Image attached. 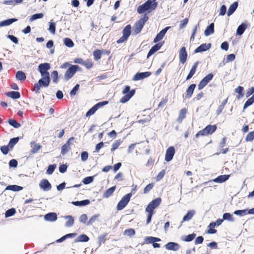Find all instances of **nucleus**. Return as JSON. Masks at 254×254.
I'll list each match as a JSON object with an SVG mask.
<instances>
[{
    "instance_id": "nucleus-23",
    "label": "nucleus",
    "mask_w": 254,
    "mask_h": 254,
    "mask_svg": "<svg viewBox=\"0 0 254 254\" xmlns=\"http://www.w3.org/2000/svg\"><path fill=\"white\" fill-rule=\"evenodd\" d=\"M165 248L166 249L168 250H171V251H177L178 250L179 248V245L177 243H174V242H169L168 243L165 245Z\"/></svg>"
},
{
    "instance_id": "nucleus-57",
    "label": "nucleus",
    "mask_w": 254,
    "mask_h": 254,
    "mask_svg": "<svg viewBox=\"0 0 254 254\" xmlns=\"http://www.w3.org/2000/svg\"><path fill=\"white\" fill-rule=\"evenodd\" d=\"M53 82L55 83L58 82V72L56 70H54L52 72Z\"/></svg>"
},
{
    "instance_id": "nucleus-30",
    "label": "nucleus",
    "mask_w": 254,
    "mask_h": 254,
    "mask_svg": "<svg viewBox=\"0 0 254 254\" xmlns=\"http://www.w3.org/2000/svg\"><path fill=\"white\" fill-rule=\"evenodd\" d=\"M238 6V3L237 1L233 2L229 7L228 11L227 12L228 16H230L237 9Z\"/></svg>"
},
{
    "instance_id": "nucleus-13",
    "label": "nucleus",
    "mask_w": 254,
    "mask_h": 254,
    "mask_svg": "<svg viewBox=\"0 0 254 254\" xmlns=\"http://www.w3.org/2000/svg\"><path fill=\"white\" fill-rule=\"evenodd\" d=\"M188 57V54L185 47H182L179 51V59L180 62L184 64L186 63Z\"/></svg>"
},
{
    "instance_id": "nucleus-5",
    "label": "nucleus",
    "mask_w": 254,
    "mask_h": 254,
    "mask_svg": "<svg viewBox=\"0 0 254 254\" xmlns=\"http://www.w3.org/2000/svg\"><path fill=\"white\" fill-rule=\"evenodd\" d=\"M130 86L127 85L123 89L122 93L125 95L120 99L121 103H125L127 102L134 95L135 90L132 89L130 91Z\"/></svg>"
},
{
    "instance_id": "nucleus-8",
    "label": "nucleus",
    "mask_w": 254,
    "mask_h": 254,
    "mask_svg": "<svg viewBox=\"0 0 254 254\" xmlns=\"http://www.w3.org/2000/svg\"><path fill=\"white\" fill-rule=\"evenodd\" d=\"M131 26L127 25L123 30V36L117 41L118 44H121L126 41L131 34Z\"/></svg>"
},
{
    "instance_id": "nucleus-27",
    "label": "nucleus",
    "mask_w": 254,
    "mask_h": 254,
    "mask_svg": "<svg viewBox=\"0 0 254 254\" xmlns=\"http://www.w3.org/2000/svg\"><path fill=\"white\" fill-rule=\"evenodd\" d=\"M214 32V24L213 23H211L208 26L206 29L204 31V35L206 36H208L212 34H213Z\"/></svg>"
},
{
    "instance_id": "nucleus-24",
    "label": "nucleus",
    "mask_w": 254,
    "mask_h": 254,
    "mask_svg": "<svg viewBox=\"0 0 254 254\" xmlns=\"http://www.w3.org/2000/svg\"><path fill=\"white\" fill-rule=\"evenodd\" d=\"M229 177H230L229 175H220V176H219L218 177H217L216 178H215L213 180V181L214 182L218 183H222L225 182L227 180H228Z\"/></svg>"
},
{
    "instance_id": "nucleus-35",
    "label": "nucleus",
    "mask_w": 254,
    "mask_h": 254,
    "mask_svg": "<svg viewBox=\"0 0 254 254\" xmlns=\"http://www.w3.org/2000/svg\"><path fill=\"white\" fill-rule=\"evenodd\" d=\"M6 95L12 99H18L20 97V93L17 91L8 92L6 93Z\"/></svg>"
},
{
    "instance_id": "nucleus-2",
    "label": "nucleus",
    "mask_w": 254,
    "mask_h": 254,
    "mask_svg": "<svg viewBox=\"0 0 254 254\" xmlns=\"http://www.w3.org/2000/svg\"><path fill=\"white\" fill-rule=\"evenodd\" d=\"M149 19L147 13L144 14L143 16L135 22L133 27V34H139L142 30L145 23Z\"/></svg>"
},
{
    "instance_id": "nucleus-28",
    "label": "nucleus",
    "mask_w": 254,
    "mask_h": 254,
    "mask_svg": "<svg viewBox=\"0 0 254 254\" xmlns=\"http://www.w3.org/2000/svg\"><path fill=\"white\" fill-rule=\"evenodd\" d=\"M45 219L47 221H55L57 219V215L56 213H49L45 215Z\"/></svg>"
},
{
    "instance_id": "nucleus-15",
    "label": "nucleus",
    "mask_w": 254,
    "mask_h": 254,
    "mask_svg": "<svg viewBox=\"0 0 254 254\" xmlns=\"http://www.w3.org/2000/svg\"><path fill=\"white\" fill-rule=\"evenodd\" d=\"M74 139V137H71L69 138L67 141L62 146L61 148V154L63 155H64L66 154L68 151H69L70 150V144H71V141L73 140Z\"/></svg>"
},
{
    "instance_id": "nucleus-62",
    "label": "nucleus",
    "mask_w": 254,
    "mask_h": 254,
    "mask_svg": "<svg viewBox=\"0 0 254 254\" xmlns=\"http://www.w3.org/2000/svg\"><path fill=\"white\" fill-rule=\"evenodd\" d=\"M9 147L8 145L7 146H2L0 147V151L3 154L6 155L9 151Z\"/></svg>"
},
{
    "instance_id": "nucleus-31",
    "label": "nucleus",
    "mask_w": 254,
    "mask_h": 254,
    "mask_svg": "<svg viewBox=\"0 0 254 254\" xmlns=\"http://www.w3.org/2000/svg\"><path fill=\"white\" fill-rule=\"evenodd\" d=\"M16 21H17V19L15 18H10L2 21L0 22V27L9 25Z\"/></svg>"
},
{
    "instance_id": "nucleus-16",
    "label": "nucleus",
    "mask_w": 254,
    "mask_h": 254,
    "mask_svg": "<svg viewBox=\"0 0 254 254\" xmlns=\"http://www.w3.org/2000/svg\"><path fill=\"white\" fill-rule=\"evenodd\" d=\"M39 186L40 188L43 189L44 191L50 190L52 188L51 184L47 179H43L41 180L40 182Z\"/></svg>"
},
{
    "instance_id": "nucleus-19",
    "label": "nucleus",
    "mask_w": 254,
    "mask_h": 254,
    "mask_svg": "<svg viewBox=\"0 0 254 254\" xmlns=\"http://www.w3.org/2000/svg\"><path fill=\"white\" fill-rule=\"evenodd\" d=\"M162 45L163 44L160 43H157L155 45H154L148 52L147 58H148L150 56H151V55L154 54L156 52L158 51L162 46Z\"/></svg>"
},
{
    "instance_id": "nucleus-36",
    "label": "nucleus",
    "mask_w": 254,
    "mask_h": 254,
    "mask_svg": "<svg viewBox=\"0 0 254 254\" xmlns=\"http://www.w3.org/2000/svg\"><path fill=\"white\" fill-rule=\"evenodd\" d=\"M31 147L32 149L31 150V152L32 154L37 153L42 147L40 144L35 143V142H31Z\"/></svg>"
},
{
    "instance_id": "nucleus-44",
    "label": "nucleus",
    "mask_w": 254,
    "mask_h": 254,
    "mask_svg": "<svg viewBox=\"0 0 254 254\" xmlns=\"http://www.w3.org/2000/svg\"><path fill=\"white\" fill-rule=\"evenodd\" d=\"M8 122L10 125H11V126L15 128H18L21 126L20 124L17 123L14 119H9Z\"/></svg>"
},
{
    "instance_id": "nucleus-39",
    "label": "nucleus",
    "mask_w": 254,
    "mask_h": 254,
    "mask_svg": "<svg viewBox=\"0 0 254 254\" xmlns=\"http://www.w3.org/2000/svg\"><path fill=\"white\" fill-rule=\"evenodd\" d=\"M89 238L86 235L82 234V235L79 236L77 238L75 241L76 242H87L89 241Z\"/></svg>"
},
{
    "instance_id": "nucleus-9",
    "label": "nucleus",
    "mask_w": 254,
    "mask_h": 254,
    "mask_svg": "<svg viewBox=\"0 0 254 254\" xmlns=\"http://www.w3.org/2000/svg\"><path fill=\"white\" fill-rule=\"evenodd\" d=\"M108 103V101H104L97 103L86 113V117H88L94 115L98 109L107 105Z\"/></svg>"
},
{
    "instance_id": "nucleus-41",
    "label": "nucleus",
    "mask_w": 254,
    "mask_h": 254,
    "mask_svg": "<svg viewBox=\"0 0 254 254\" xmlns=\"http://www.w3.org/2000/svg\"><path fill=\"white\" fill-rule=\"evenodd\" d=\"M65 218L67 219V221L65 223V226L68 227H71L74 223L73 218L70 215L65 217Z\"/></svg>"
},
{
    "instance_id": "nucleus-32",
    "label": "nucleus",
    "mask_w": 254,
    "mask_h": 254,
    "mask_svg": "<svg viewBox=\"0 0 254 254\" xmlns=\"http://www.w3.org/2000/svg\"><path fill=\"white\" fill-rule=\"evenodd\" d=\"M90 201L89 199H85L82 201L72 202V204L77 206H85L89 204Z\"/></svg>"
},
{
    "instance_id": "nucleus-6",
    "label": "nucleus",
    "mask_w": 254,
    "mask_h": 254,
    "mask_svg": "<svg viewBox=\"0 0 254 254\" xmlns=\"http://www.w3.org/2000/svg\"><path fill=\"white\" fill-rule=\"evenodd\" d=\"M131 196V193H128L124 195L117 205V210L120 211L123 210L127 205Z\"/></svg>"
},
{
    "instance_id": "nucleus-25",
    "label": "nucleus",
    "mask_w": 254,
    "mask_h": 254,
    "mask_svg": "<svg viewBox=\"0 0 254 254\" xmlns=\"http://www.w3.org/2000/svg\"><path fill=\"white\" fill-rule=\"evenodd\" d=\"M216 226V223L212 222L208 226V230L205 232L206 234H213L217 232V230L214 229Z\"/></svg>"
},
{
    "instance_id": "nucleus-52",
    "label": "nucleus",
    "mask_w": 254,
    "mask_h": 254,
    "mask_svg": "<svg viewBox=\"0 0 254 254\" xmlns=\"http://www.w3.org/2000/svg\"><path fill=\"white\" fill-rule=\"evenodd\" d=\"M254 139V130L249 132L246 136L245 140L246 141H252Z\"/></svg>"
},
{
    "instance_id": "nucleus-12",
    "label": "nucleus",
    "mask_w": 254,
    "mask_h": 254,
    "mask_svg": "<svg viewBox=\"0 0 254 254\" xmlns=\"http://www.w3.org/2000/svg\"><path fill=\"white\" fill-rule=\"evenodd\" d=\"M175 153V149L174 146H170L166 150L165 154V160L167 162L170 161L173 158Z\"/></svg>"
},
{
    "instance_id": "nucleus-37",
    "label": "nucleus",
    "mask_w": 254,
    "mask_h": 254,
    "mask_svg": "<svg viewBox=\"0 0 254 254\" xmlns=\"http://www.w3.org/2000/svg\"><path fill=\"white\" fill-rule=\"evenodd\" d=\"M102 54H103L102 51L100 50H95L93 53V55L94 56V59L95 61L99 60L101 58Z\"/></svg>"
},
{
    "instance_id": "nucleus-50",
    "label": "nucleus",
    "mask_w": 254,
    "mask_h": 254,
    "mask_svg": "<svg viewBox=\"0 0 254 254\" xmlns=\"http://www.w3.org/2000/svg\"><path fill=\"white\" fill-rule=\"evenodd\" d=\"M16 213L15 209L13 208L9 209L7 210L5 213V217H9L13 216Z\"/></svg>"
},
{
    "instance_id": "nucleus-48",
    "label": "nucleus",
    "mask_w": 254,
    "mask_h": 254,
    "mask_svg": "<svg viewBox=\"0 0 254 254\" xmlns=\"http://www.w3.org/2000/svg\"><path fill=\"white\" fill-rule=\"evenodd\" d=\"M244 88L242 86H239L235 90V92L239 93L238 98H242L244 96L243 93Z\"/></svg>"
},
{
    "instance_id": "nucleus-17",
    "label": "nucleus",
    "mask_w": 254,
    "mask_h": 254,
    "mask_svg": "<svg viewBox=\"0 0 254 254\" xmlns=\"http://www.w3.org/2000/svg\"><path fill=\"white\" fill-rule=\"evenodd\" d=\"M211 44L210 43L202 44L196 49H195L194 52L195 53L204 52L209 50L211 48Z\"/></svg>"
},
{
    "instance_id": "nucleus-11",
    "label": "nucleus",
    "mask_w": 254,
    "mask_h": 254,
    "mask_svg": "<svg viewBox=\"0 0 254 254\" xmlns=\"http://www.w3.org/2000/svg\"><path fill=\"white\" fill-rule=\"evenodd\" d=\"M161 201L162 200L160 197L156 198L152 200L147 206L145 209L146 211L153 212L154 209L160 204Z\"/></svg>"
},
{
    "instance_id": "nucleus-53",
    "label": "nucleus",
    "mask_w": 254,
    "mask_h": 254,
    "mask_svg": "<svg viewBox=\"0 0 254 254\" xmlns=\"http://www.w3.org/2000/svg\"><path fill=\"white\" fill-rule=\"evenodd\" d=\"M56 168V165L55 164L50 165L48 166V168L46 171V173L49 175L52 174L54 172Z\"/></svg>"
},
{
    "instance_id": "nucleus-3",
    "label": "nucleus",
    "mask_w": 254,
    "mask_h": 254,
    "mask_svg": "<svg viewBox=\"0 0 254 254\" xmlns=\"http://www.w3.org/2000/svg\"><path fill=\"white\" fill-rule=\"evenodd\" d=\"M42 78L38 80L37 83H35L34 85L33 90L36 93L40 92V88L42 86L47 87L49 86L50 83V76H42Z\"/></svg>"
},
{
    "instance_id": "nucleus-61",
    "label": "nucleus",
    "mask_w": 254,
    "mask_h": 254,
    "mask_svg": "<svg viewBox=\"0 0 254 254\" xmlns=\"http://www.w3.org/2000/svg\"><path fill=\"white\" fill-rule=\"evenodd\" d=\"M254 103V100L251 97L245 102L243 109H246L247 107L253 104Z\"/></svg>"
},
{
    "instance_id": "nucleus-22",
    "label": "nucleus",
    "mask_w": 254,
    "mask_h": 254,
    "mask_svg": "<svg viewBox=\"0 0 254 254\" xmlns=\"http://www.w3.org/2000/svg\"><path fill=\"white\" fill-rule=\"evenodd\" d=\"M198 64H199V62L197 61V62H195L194 64L192 65L188 76H187V78H186L187 80L190 79L193 76V75L195 74V73L196 72V69L198 66Z\"/></svg>"
},
{
    "instance_id": "nucleus-14",
    "label": "nucleus",
    "mask_w": 254,
    "mask_h": 254,
    "mask_svg": "<svg viewBox=\"0 0 254 254\" xmlns=\"http://www.w3.org/2000/svg\"><path fill=\"white\" fill-rule=\"evenodd\" d=\"M151 74V72L150 71H146L144 72H138L136 73L133 77V80L136 81L141 79H143L145 78L148 77L150 76Z\"/></svg>"
},
{
    "instance_id": "nucleus-47",
    "label": "nucleus",
    "mask_w": 254,
    "mask_h": 254,
    "mask_svg": "<svg viewBox=\"0 0 254 254\" xmlns=\"http://www.w3.org/2000/svg\"><path fill=\"white\" fill-rule=\"evenodd\" d=\"M234 213L235 215L243 216L248 214L247 209L244 210H237L234 211Z\"/></svg>"
},
{
    "instance_id": "nucleus-7",
    "label": "nucleus",
    "mask_w": 254,
    "mask_h": 254,
    "mask_svg": "<svg viewBox=\"0 0 254 254\" xmlns=\"http://www.w3.org/2000/svg\"><path fill=\"white\" fill-rule=\"evenodd\" d=\"M80 69V67L77 65H71L67 69L64 74V79L67 81L71 79L77 70Z\"/></svg>"
},
{
    "instance_id": "nucleus-59",
    "label": "nucleus",
    "mask_w": 254,
    "mask_h": 254,
    "mask_svg": "<svg viewBox=\"0 0 254 254\" xmlns=\"http://www.w3.org/2000/svg\"><path fill=\"white\" fill-rule=\"evenodd\" d=\"M223 219L224 220H228L230 221H233V218L232 215L229 213H225L223 215Z\"/></svg>"
},
{
    "instance_id": "nucleus-64",
    "label": "nucleus",
    "mask_w": 254,
    "mask_h": 254,
    "mask_svg": "<svg viewBox=\"0 0 254 254\" xmlns=\"http://www.w3.org/2000/svg\"><path fill=\"white\" fill-rule=\"evenodd\" d=\"M213 77V74L212 73H209L207 74L206 76H205L203 79L208 84L210 80H212V79Z\"/></svg>"
},
{
    "instance_id": "nucleus-29",
    "label": "nucleus",
    "mask_w": 254,
    "mask_h": 254,
    "mask_svg": "<svg viewBox=\"0 0 254 254\" xmlns=\"http://www.w3.org/2000/svg\"><path fill=\"white\" fill-rule=\"evenodd\" d=\"M195 213L194 211L193 210H190L188 212L187 214L185 215L183 218L182 223L185 222L190 220L192 217L193 216Z\"/></svg>"
},
{
    "instance_id": "nucleus-38",
    "label": "nucleus",
    "mask_w": 254,
    "mask_h": 254,
    "mask_svg": "<svg viewBox=\"0 0 254 254\" xmlns=\"http://www.w3.org/2000/svg\"><path fill=\"white\" fill-rule=\"evenodd\" d=\"M246 28L247 25L244 23H242L238 27L237 29V34L239 35H242Z\"/></svg>"
},
{
    "instance_id": "nucleus-54",
    "label": "nucleus",
    "mask_w": 254,
    "mask_h": 254,
    "mask_svg": "<svg viewBox=\"0 0 254 254\" xmlns=\"http://www.w3.org/2000/svg\"><path fill=\"white\" fill-rule=\"evenodd\" d=\"M48 30L50 32L53 34H55L56 32V24L55 22H50L49 27Z\"/></svg>"
},
{
    "instance_id": "nucleus-63",
    "label": "nucleus",
    "mask_w": 254,
    "mask_h": 254,
    "mask_svg": "<svg viewBox=\"0 0 254 254\" xmlns=\"http://www.w3.org/2000/svg\"><path fill=\"white\" fill-rule=\"evenodd\" d=\"M165 174V171L164 170H162L155 178L156 181H159L161 180L164 176Z\"/></svg>"
},
{
    "instance_id": "nucleus-60",
    "label": "nucleus",
    "mask_w": 254,
    "mask_h": 254,
    "mask_svg": "<svg viewBox=\"0 0 254 254\" xmlns=\"http://www.w3.org/2000/svg\"><path fill=\"white\" fill-rule=\"evenodd\" d=\"M44 15L43 13H36L34 14L31 16L30 18V20L33 21L37 19L42 18L43 17Z\"/></svg>"
},
{
    "instance_id": "nucleus-45",
    "label": "nucleus",
    "mask_w": 254,
    "mask_h": 254,
    "mask_svg": "<svg viewBox=\"0 0 254 254\" xmlns=\"http://www.w3.org/2000/svg\"><path fill=\"white\" fill-rule=\"evenodd\" d=\"M64 44L67 47L71 48V47H73V46H74V43H73V41L70 38H65L64 39Z\"/></svg>"
},
{
    "instance_id": "nucleus-20",
    "label": "nucleus",
    "mask_w": 254,
    "mask_h": 254,
    "mask_svg": "<svg viewBox=\"0 0 254 254\" xmlns=\"http://www.w3.org/2000/svg\"><path fill=\"white\" fill-rule=\"evenodd\" d=\"M195 87L196 85L195 84H191L188 87L185 95L186 98L190 99L192 96Z\"/></svg>"
},
{
    "instance_id": "nucleus-26",
    "label": "nucleus",
    "mask_w": 254,
    "mask_h": 254,
    "mask_svg": "<svg viewBox=\"0 0 254 254\" xmlns=\"http://www.w3.org/2000/svg\"><path fill=\"white\" fill-rule=\"evenodd\" d=\"M187 110L186 108L181 109L180 111L179 117L177 119V121L179 123H181L183 120L186 117Z\"/></svg>"
},
{
    "instance_id": "nucleus-51",
    "label": "nucleus",
    "mask_w": 254,
    "mask_h": 254,
    "mask_svg": "<svg viewBox=\"0 0 254 254\" xmlns=\"http://www.w3.org/2000/svg\"><path fill=\"white\" fill-rule=\"evenodd\" d=\"M195 236L196 234L194 233L189 234L183 239V240L186 242H190L195 238Z\"/></svg>"
},
{
    "instance_id": "nucleus-34",
    "label": "nucleus",
    "mask_w": 254,
    "mask_h": 254,
    "mask_svg": "<svg viewBox=\"0 0 254 254\" xmlns=\"http://www.w3.org/2000/svg\"><path fill=\"white\" fill-rule=\"evenodd\" d=\"M23 189V188L21 186L17 185H9L6 188L5 190H10L13 191H18Z\"/></svg>"
},
{
    "instance_id": "nucleus-58",
    "label": "nucleus",
    "mask_w": 254,
    "mask_h": 254,
    "mask_svg": "<svg viewBox=\"0 0 254 254\" xmlns=\"http://www.w3.org/2000/svg\"><path fill=\"white\" fill-rule=\"evenodd\" d=\"M93 181V177H87L83 179L82 180V183L84 184L87 185L91 183H92Z\"/></svg>"
},
{
    "instance_id": "nucleus-46",
    "label": "nucleus",
    "mask_w": 254,
    "mask_h": 254,
    "mask_svg": "<svg viewBox=\"0 0 254 254\" xmlns=\"http://www.w3.org/2000/svg\"><path fill=\"white\" fill-rule=\"evenodd\" d=\"M122 143L121 139L116 140L112 144L111 151H114L117 149Z\"/></svg>"
},
{
    "instance_id": "nucleus-18",
    "label": "nucleus",
    "mask_w": 254,
    "mask_h": 254,
    "mask_svg": "<svg viewBox=\"0 0 254 254\" xmlns=\"http://www.w3.org/2000/svg\"><path fill=\"white\" fill-rule=\"evenodd\" d=\"M169 28V27H166L162 29L161 31H160V32L157 34L156 36L154 38L153 42L154 43H157L158 41L161 40L163 38L164 35H165L167 31Z\"/></svg>"
},
{
    "instance_id": "nucleus-40",
    "label": "nucleus",
    "mask_w": 254,
    "mask_h": 254,
    "mask_svg": "<svg viewBox=\"0 0 254 254\" xmlns=\"http://www.w3.org/2000/svg\"><path fill=\"white\" fill-rule=\"evenodd\" d=\"M16 78L19 80L24 81L26 79V75L23 71H18L16 74Z\"/></svg>"
},
{
    "instance_id": "nucleus-49",
    "label": "nucleus",
    "mask_w": 254,
    "mask_h": 254,
    "mask_svg": "<svg viewBox=\"0 0 254 254\" xmlns=\"http://www.w3.org/2000/svg\"><path fill=\"white\" fill-rule=\"evenodd\" d=\"M18 140L19 138L18 137L11 138L8 143V146L9 147L12 148L18 142Z\"/></svg>"
},
{
    "instance_id": "nucleus-55",
    "label": "nucleus",
    "mask_w": 254,
    "mask_h": 254,
    "mask_svg": "<svg viewBox=\"0 0 254 254\" xmlns=\"http://www.w3.org/2000/svg\"><path fill=\"white\" fill-rule=\"evenodd\" d=\"M135 232L133 229H127L124 231V234L128 236H132L135 235Z\"/></svg>"
},
{
    "instance_id": "nucleus-1",
    "label": "nucleus",
    "mask_w": 254,
    "mask_h": 254,
    "mask_svg": "<svg viewBox=\"0 0 254 254\" xmlns=\"http://www.w3.org/2000/svg\"><path fill=\"white\" fill-rule=\"evenodd\" d=\"M156 0H147L144 3L139 5L137 8V12L142 14L147 11L148 13L154 10L158 5Z\"/></svg>"
},
{
    "instance_id": "nucleus-21",
    "label": "nucleus",
    "mask_w": 254,
    "mask_h": 254,
    "mask_svg": "<svg viewBox=\"0 0 254 254\" xmlns=\"http://www.w3.org/2000/svg\"><path fill=\"white\" fill-rule=\"evenodd\" d=\"M116 189V186H114L107 189L103 194V198H107L113 195Z\"/></svg>"
},
{
    "instance_id": "nucleus-43",
    "label": "nucleus",
    "mask_w": 254,
    "mask_h": 254,
    "mask_svg": "<svg viewBox=\"0 0 254 254\" xmlns=\"http://www.w3.org/2000/svg\"><path fill=\"white\" fill-rule=\"evenodd\" d=\"M99 214H96L92 216L87 222L88 225H91L94 223H95L96 221L98 220V218L99 217Z\"/></svg>"
},
{
    "instance_id": "nucleus-33",
    "label": "nucleus",
    "mask_w": 254,
    "mask_h": 254,
    "mask_svg": "<svg viewBox=\"0 0 254 254\" xmlns=\"http://www.w3.org/2000/svg\"><path fill=\"white\" fill-rule=\"evenodd\" d=\"M161 240L159 238L153 237L152 236L146 237L144 239V242L146 244H151L155 242H159Z\"/></svg>"
},
{
    "instance_id": "nucleus-42",
    "label": "nucleus",
    "mask_w": 254,
    "mask_h": 254,
    "mask_svg": "<svg viewBox=\"0 0 254 254\" xmlns=\"http://www.w3.org/2000/svg\"><path fill=\"white\" fill-rule=\"evenodd\" d=\"M93 63L91 59H87L85 61H84L83 64L86 68L90 69L93 66Z\"/></svg>"
},
{
    "instance_id": "nucleus-10",
    "label": "nucleus",
    "mask_w": 254,
    "mask_h": 254,
    "mask_svg": "<svg viewBox=\"0 0 254 254\" xmlns=\"http://www.w3.org/2000/svg\"><path fill=\"white\" fill-rule=\"evenodd\" d=\"M50 68V64L47 63L41 64L38 66V70L41 76H50V74L48 72V70Z\"/></svg>"
},
{
    "instance_id": "nucleus-56",
    "label": "nucleus",
    "mask_w": 254,
    "mask_h": 254,
    "mask_svg": "<svg viewBox=\"0 0 254 254\" xmlns=\"http://www.w3.org/2000/svg\"><path fill=\"white\" fill-rule=\"evenodd\" d=\"M154 184L152 183L147 185L143 190V193H148L153 188Z\"/></svg>"
},
{
    "instance_id": "nucleus-4",
    "label": "nucleus",
    "mask_w": 254,
    "mask_h": 254,
    "mask_svg": "<svg viewBox=\"0 0 254 254\" xmlns=\"http://www.w3.org/2000/svg\"><path fill=\"white\" fill-rule=\"evenodd\" d=\"M217 129V126L216 125L207 126L203 129L199 130L195 135V137L198 138L200 136L208 135L212 134Z\"/></svg>"
}]
</instances>
